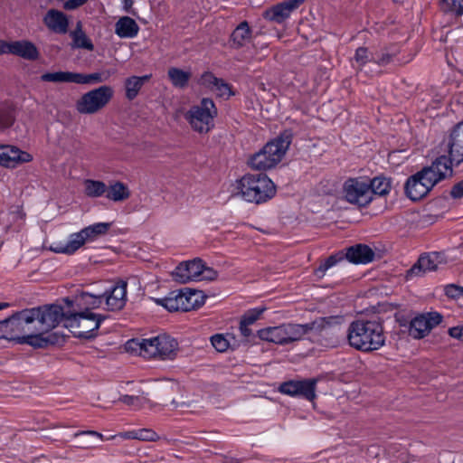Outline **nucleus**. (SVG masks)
<instances>
[{"label": "nucleus", "instance_id": "1", "mask_svg": "<svg viewBox=\"0 0 463 463\" xmlns=\"http://www.w3.org/2000/svg\"><path fill=\"white\" fill-rule=\"evenodd\" d=\"M347 341L351 347L364 353L379 350L385 345L383 319L379 317L357 318L350 323Z\"/></svg>", "mask_w": 463, "mask_h": 463}, {"label": "nucleus", "instance_id": "2", "mask_svg": "<svg viewBox=\"0 0 463 463\" xmlns=\"http://www.w3.org/2000/svg\"><path fill=\"white\" fill-rule=\"evenodd\" d=\"M328 325L329 323L325 317H320L303 325L287 323L278 326L260 329L257 334L261 340L285 345L300 341L307 335L311 334L313 336H318Z\"/></svg>", "mask_w": 463, "mask_h": 463}, {"label": "nucleus", "instance_id": "3", "mask_svg": "<svg viewBox=\"0 0 463 463\" xmlns=\"http://www.w3.org/2000/svg\"><path fill=\"white\" fill-rule=\"evenodd\" d=\"M293 138L291 129H285L276 138L268 142L262 149L250 158V165L257 170H267L274 167L283 158Z\"/></svg>", "mask_w": 463, "mask_h": 463}, {"label": "nucleus", "instance_id": "4", "mask_svg": "<svg viewBox=\"0 0 463 463\" xmlns=\"http://www.w3.org/2000/svg\"><path fill=\"white\" fill-rule=\"evenodd\" d=\"M238 188L242 198L256 204L266 203L276 194V186L265 174L245 175Z\"/></svg>", "mask_w": 463, "mask_h": 463}, {"label": "nucleus", "instance_id": "5", "mask_svg": "<svg viewBox=\"0 0 463 463\" xmlns=\"http://www.w3.org/2000/svg\"><path fill=\"white\" fill-rule=\"evenodd\" d=\"M106 317L104 315L95 314L88 309L81 312H71L70 317H66L64 326L70 328L77 338L93 339L98 335L97 331Z\"/></svg>", "mask_w": 463, "mask_h": 463}, {"label": "nucleus", "instance_id": "6", "mask_svg": "<svg viewBox=\"0 0 463 463\" xmlns=\"http://www.w3.org/2000/svg\"><path fill=\"white\" fill-rule=\"evenodd\" d=\"M71 312H64L63 307L57 304L43 305L32 308H25L23 314L24 319L33 324L37 321L39 326L37 331L50 332L55 328L62 319L70 317Z\"/></svg>", "mask_w": 463, "mask_h": 463}, {"label": "nucleus", "instance_id": "7", "mask_svg": "<svg viewBox=\"0 0 463 463\" xmlns=\"http://www.w3.org/2000/svg\"><path fill=\"white\" fill-rule=\"evenodd\" d=\"M218 115L217 108L212 99L203 98L200 104L192 106L184 114V118L191 128L200 133L206 134L214 127V118Z\"/></svg>", "mask_w": 463, "mask_h": 463}, {"label": "nucleus", "instance_id": "8", "mask_svg": "<svg viewBox=\"0 0 463 463\" xmlns=\"http://www.w3.org/2000/svg\"><path fill=\"white\" fill-rule=\"evenodd\" d=\"M110 86L102 85L84 93L76 102V109L80 114H95L102 109L113 98Z\"/></svg>", "mask_w": 463, "mask_h": 463}, {"label": "nucleus", "instance_id": "9", "mask_svg": "<svg viewBox=\"0 0 463 463\" xmlns=\"http://www.w3.org/2000/svg\"><path fill=\"white\" fill-rule=\"evenodd\" d=\"M442 316L438 312L420 314L412 318L409 323H401V326L414 339H421L426 336L433 327L439 325Z\"/></svg>", "mask_w": 463, "mask_h": 463}, {"label": "nucleus", "instance_id": "10", "mask_svg": "<svg viewBox=\"0 0 463 463\" xmlns=\"http://www.w3.org/2000/svg\"><path fill=\"white\" fill-rule=\"evenodd\" d=\"M344 193L347 202L359 207H366L373 201L369 183L362 178L347 179L344 184Z\"/></svg>", "mask_w": 463, "mask_h": 463}, {"label": "nucleus", "instance_id": "11", "mask_svg": "<svg viewBox=\"0 0 463 463\" xmlns=\"http://www.w3.org/2000/svg\"><path fill=\"white\" fill-rule=\"evenodd\" d=\"M25 309L14 313L9 317L0 321V338L15 341L19 344L23 335L30 330V322L24 319Z\"/></svg>", "mask_w": 463, "mask_h": 463}, {"label": "nucleus", "instance_id": "12", "mask_svg": "<svg viewBox=\"0 0 463 463\" xmlns=\"http://www.w3.org/2000/svg\"><path fill=\"white\" fill-rule=\"evenodd\" d=\"M434 186L431 178L427 176L426 170L421 169L407 179L404 193L409 199L416 202L424 198Z\"/></svg>", "mask_w": 463, "mask_h": 463}, {"label": "nucleus", "instance_id": "13", "mask_svg": "<svg viewBox=\"0 0 463 463\" xmlns=\"http://www.w3.org/2000/svg\"><path fill=\"white\" fill-rule=\"evenodd\" d=\"M317 379L309 378L299 381L290 380L280 384L279 391L289 396H301L307 401L316 398Z\"/></svg>", "mask_w": 463, "mask_h": 463}, {"label": "nucleus", "instance_id": "14", "mask_svg": "<svg viewBox=\"0 0 463 463\" xmlns=\"http://www.w3.org/2000/svg\"><path fill=\"white\" fill-rule=\"evenodd\" d=\"M203 271V262L201 259L196 258L181 262L172 272V277L175 281L185 284L191 280H200Z\"/></svg>", "mask_w": 463, "mask_h": 463}, {"label": "nucleus", "instance_id": "15", "mask_svg": "<svg viewBox=\"0 0 463 463\" xmlns=\"http://www.w3.org/2000/svg\"><path fill=\"white\" fill-rule=\"evenodd\" d=\"M451 156H438L430 165L424 166L422 170H426L427 176L431 178V184H437L440 181L451 177L453 175Z\"/></svg>", "mask_w": 463, "mask_h": 463}, {"label": "nucleus", "instance_id": "16", "mask_svg": "<svg viewBox=\"0 0 463 463\" xmlns=\"http://www.w3.org/2000/svg\"><path fill=\"white\" fill-rule=\"evenodd\" d=\"M449 155L456 165L463 162V120L456 124L444 139Z\"/></svg>", "mask_w": 463, "mask_h": 463}, {"label": "nucleus", "instance_id": "17", "mask_svg": "<svg viewBox=\"0 0 463 463\" xmlns=\"http://www.w3.org/2000/svg\"><path fill=\"white\" fill-rule=\"evenodd\" d=\"M305 0H288L277 4L274 6L267 9L263 13V17L267 20L281 24L288 19L291 13L299 7Z\"/></svg>", "mask_w": 463, "mask_h": 463}, {"label": "nucleus", "instance_id": "18", "mask_svg": "<svg viewBox=\"0 0 463 463\" xmlns=\"http://www.w3.org/2000/svg\"><path fill=\"white\" fill-rule=\"evenodd\" d=\"M127 287L128 283L120 280L113 285L109 290L103 293L108 310L119 311L125 307L127 303Z\"/></svg>", "mask_w": 463, "mask_h": 463}, {"label": "nucleus", "instance_id": "19", "mask_svg": "<svg viewBox=\"0 0 463 463\" xmlns=\"http://www.w3.org/2000/svg\"><path fill=\"white\" fill-rule=\"evenodd\" d=\"M154 300L158 306L164 307L170 312H187L189 307H192L187 301L184 289L171 291L166 297L155 298Z\"/></svg>", "mask_w": 463, "mask_h": 463}, {"label": "nucleus", "instance_id": "20", "mask_svg": "<svg viewBox=\"0 0 463 463\" xmlns=\"http://www.w3.org/2000/svg\"><path fill=\"white\" fill-rule=\"evenodd\" d=\"M400 52L401 48L396 43L384 46L373 54V62L379 66H386L391 63L402 65L411 61V58L408 60L399 58L398 55Z\"/></svg>", "mask_w": 463, "mask_h": 463}, {"label": "nucleus", "instance_id": "21", "mask_svg": "<svg viewBox=\"0 0 463 463\" xmlns=\"http://www.w3.org/2000/svg\"><path fill=\"white\" fill-rule=\"evenodd\" d=\"M32 156L12 146H0V165L14 167L19 162H30Z\"/></svg>", "mask_w": 463, "mask_h": 463}, {"label": "nucleus", "instance_id": "22", "mask_svg": "<svg viewBox=\"0 0 463 463\" xmlns=\"http://www.w3.org/2000/svg\"><path fill=\"white\" fill-rule=\"evenodd\" d=\"M43 24L55 33L64 34L68 32L69 20L67 15L57 9H50L45 14Z\"/></svg>", "mask_w": 463, "mask_h": 463}, {"label": "nucleus", "instance_id": "23", "mask_svg": "<svg viewBox=\"0 0 463 463\" xmlns=\"http://www.w3.org/2000/svg\"><path fill=\"white\" fill-rule=\"evenodd\" d=\"M374 251L365 244H356L346 249L345 258L354 264H367L373 260Z\"/></svg>", "mask_w": 463, "mask_h": 463}, {"label": "nucleus", "instance_id": "24", "mask_svg": "<svg viewBox=\"0 0 463 463\" xmlns=\"http://www.w3.org/2000/svg\"><path fill=\"white\" fill-rule=\"evenodd\" d=\"M436 261L437 256L435 254H431V252L421 255L418 261L407 270L406 279H410L413 277L421 276L427 271L438 269L439 266Z\"/></svg>", "mask_w": 463, "mask_h": 463}, {"label": "nucleus", "instance_id": "25", "mask_svg": "<svg viewBox=\"0 0 463 463\" xmlns=\"http://www.w3.org/2000/svg\"><path fill=\"white\" fill-rule=\"evenodd\" d=\"M39 334L23 335L20 338L19 344H26L34 348H45L49 345H54L58 342V335L56 334H50L43 336V333L40 331Z\"/></svg>", "mask_w": 463, "mask_h": 463}, {"label": "nucleus", "instance_id": "26", "mask_svg": "<svg viewBox=\"0 0 463 463\" xmlns=\"http://www.w3.org/2000/svg\"><path fill=\"white\" fill-rule=\"evenodd\" d=\"M11 54L29 61H35L39 57V52L36 46L28 41L12 42Z\"/></svg>", "mask_w": 463, "mask_h": 463}, {"label": "nucleus", "instance_id": "27", "mask_svg": "<svg viewBox=\"0 0 463 463\" xmlns=\"http://www.w3.org/2000/svg\"><path fill=\"white\" fill-rule=\"evenodd\" d=\"M138 31V24L129 16L120 17L115 24V33L120 38H133L137 35Z\"/></svg>", "mask_w": 463, "mask_h": 463}, {"label": "nucleus", "instance_id": "28", "mask_svg": "<svg viewBox=\"0 0 463 463\" xmlns=\"http://www.w3.org/2000/svg\"><path fill=\"white\" fill-rule=\"evenodd\" d=\"M251 37V30L247 21H243L233 30L230 37L231 47L240 49L243 47Z\"/></svg>", "mask_w": 463, "mask_h": 463}, {"label": "nucleus", "instance_id": "29", "mask_svg": "<svg viewBox=\"0 0 463 463\" xmlns=\"http://www.w3.org/2000/svg\"><path fill=\"white\" fill-rule=\"evenodd\" d=\"M86 240L80 231L79 232L72 233L69 241L66 244H58L56 246H52L51 250L56 253H64V254H73L76 250H78L84 243Z\"/></svg>", "mask_w": 463, "mask_h": 463}, {"label": "nucleus", "instance_id": "30", "mask_svg": "<svg viewBox=\"0 0 463 463\" xmlns=\"http://www.w3.org/2000/svg\"><path fill=\"white\" fill-rule=\"evenodd\" d=\"M156 345L158 347L157 355L162 359H172L177 348V342L167 335H160L156 336Z\"/></svg>", "mask_w": 463, "mask_h": 463}, {"label": "nucleus", "instance_id": "31", "mask_svg": "<svg viewBox=\"0 0 463 463\" xmlns=\"http://www.w3.org/2000/svg\"><path fill=\"white\" fill-rule=\"evenodd\" d=\"M130 190L127 184L116 181L107 186L106 197L113 202H123L130 197Z\"/></svg>", "mask_w": 463, "mask_h": 463}, {"label": "nucleus", "instance_id": "32", "mask_svg": "<svg viewBox=\"0 0 463 463\" xmlns=\"http://www.w3.org/2000/svg\"><path fill=\"white\" fill-rule=\"evenodd\" d=\"M151 75H144L141 77L131 76L125 80L126 98L133 100L137 95L143 85L147 82Z\"/></svg>", "mask_w": 463, "mask_h": 463}, {"label": "nucleus", "instance_id": "33", "mask_svg": "<svg viewBox=\"0 0 463 463\" xmlns=\"http://www.w3.org/2000/svg\"><path fill=\"white\" fill-rule=\"evenodd\" d=\"M71 37L72 38V47L86 49L88 51H93L94 45L92 42L88 38L86 33L82 31L81 23L78 22L76 28L71 32Z\"/></svg>", "mask_w": 463, "mask_h": 463}, {"label": "nucleus", "instance_id": "34", "mask_svg": "<svg viewBox=\"0 0 463 463\" xmlns=\"http://www.w3.org/2000/svg\"><path fill=\"white\" fill-rule=\"evenodd\" d=\"M111 226L110 222H98L80 230L86 241H92L98 237L106 234Z\"/></svg>", "mask_w": 463, "mask_h": 463}, {"label": "nucleus", "instance_id": "35", "mask_svg": "<svg viewBox=\"0 0 463 463\" xmlns=\"http://www.w3.org/2000/svg\"><path fill=\"white\" fill-rule=\"evenodd\" d=\"M167 75L173 86L180 89H184L188 85L192 76L189 71H184L175 67L169 68Z\"/></svg>", "mask_w": 463, "mask_h": 463}, {"label": "nucleus", "instance_id": "36", "mask_svg": "<svg viewBox=\"0 0 463 463\" xmlns=\"http://www.w3.org/2000/svg\"><path fill=\"white\" fill-rule=\"evenodd\" d=\"M41 80L44 82H71L76 83V72L72 71H55L46 72L41 76Z\"/></svg>", "mask_w": 463, "mask_h": 463}, {"label": "nucleus", "instance_id": "37", "mask_svg": "<svg viewBox=\"0 0 463 463\" xmlns=\"http://www.w3.org/2000/svg\"><path fill=\"white\" fill-rule=\"evenodd\" d=\"M15 121L14 109L12 106L2 103L0 104V132H4L10 128Z\"/></svg>", "mask_w": 463, "mask_h": 463}, {"label": "nucleus", "instance_id": "38", "mask_svg": "<svg viewBox=\"0 0 463 463\" xmlns=\"http://www.w3.org/2000/svg\"><path fill=\"white\" fill-rule=\"evenodd\" d=\"M370 189H372V196L373 197V194L377 195H385L390 193L391 190V179L383 177V176H376L373 178L372 180L368 181Z\"/></svg>", "mask_w": 463, "mask_h": 463}, {"label": "nucleus", "instance_id": "39", "mask_svg": "<svg viewBox=\"0 0 463 463\" xmlns=\"http://www.w3.org/2000/svg\"><path fill=\"white\" fill-rule=\"evenodd\" d=\"M85 194L91 198L100 197L106 194L107 185L102 181L86 179L84 181Z\"/></svg>", "mask_w": 463, "mask_h": 463}, {"label": "nucleus", "instance_id": "40", "mask_svg": "<svg viewBox=\"0 0 463 463\" xmlns=\"http://www.w3.org/2000/svg\"><path fill=\"white\" fill-rule=\"evenodd\" d=\"M79 301L86 306L85 310L98 308L101 306L104 300L103 294H93L90 292H82L79 298Z\"/></svg>", "mask_w": 463, "mask_h": 463}, {"label": "nucleus", "instance_id": "41", "mask_svg": "<svg viewBox=\"0 0 463 463\" xmlns=\"http://www.w3.org/2000/svg\"><path fill=\"white\" fill-rule=\"evenodd\" d=\"M74 437L80 438L77 446L81 449H91L95 447V443L92 440L86 439L85 437H95L100 440L105 439L104 436L101 433L95 430L78 431L74 434Z\"/></svg>", "mask_w": 463, "mask_h": 463}, {"label": "nucleus", "instance_id": "42", "mask_svg": "<svg viewBox=\"0 0 463 463\" xmlns=\"http://www.w3.org/2000/svg\"><path fill=\"white\" fill-rule=\"evenodd\" d=\"M345 258V253L343 251H338L335 254L330 255L320 266L316 269V274L317 276H323L325 272L331 267L335 266L338 262L344 260Z\"/></svg>", "mask_w": 463, "mask_h": 463}, {"label": "nucleus", "instance_id": "43", "mask_svg": "<svg viewBox=\"0 0 463 463\" xmlns=\"http://www.w3.org/2000/svg\"><path fill=\"white\" fill-rule=\"evenodd\" d=\"M109 75H104L101 72H94L90 74H83L76 72V84H91V83H101L107 80Z\"/></svg>", "mask_w": 463, "mask_h": 463}, {"label": "nucleus", "instance_id": "44", "mask_svg": "<svg viewBox=\"0 0 463 463\" xmlns=\"http://www.w3.org/2000/svg\"><path fill=\"white\" fill-rule=\"evenodd\" d=\"M187 301L192 307H189V311L200 307L204 303V296L202 295L201 291L193 290L191 288H184Z\"/></svg>", "mask_w": 463, "mask_h": 463}, {"label": "nucleus", "instance_id": "45", "mask_svg": "<svg viewBox=\"0 0 463 463\" xmlns=\"http://www.w3.org/2000/svg\"><path fill=\"white\" fill-rule=\"evenodd\" d=\"M441 9L455 15L463 14V0H441Z\"/></svg>", "mask_w": 463, "mask_h": 463}, {"label": "nucleus", "instance_id": "46", "mask_svg": "<svg viewBox=\"0 0 463 463\" xmlns=\"http://www.w3.org/2000/svg\"><path fill=\"white\" fill-rule=\"evenodd\" d=\"M354 61L357 65V69L362 70L367 62L373 61V55L369 56V51L366 47H359L355 50Z\"/></svg>", "mask_w": 463, "mask_h": 463}, {"label": "nucleus", "instance_id": "47", "mask_svg": "<svg viewBox=\"0 0 463 463\" xmlns=\"http://www.w3.org/2000/svg\"><path fill=\"white\" fill-rule=\"evenodd\" d=\"M155 340L156 337L142 339V341H140V353L144 352L148 356H156L158 347Z\"/></svg>", "mask_w": 463, "mask_h": 463}, {"label": "nucleus", "instance_id": "48", "mask_svg": "<svg viewBox=\"0 0 463 463\" xmlns=\"http://www.w3.org/2000/svg\"><path fill=\"white\" fill-rule=\"evenodd\" d=\"M264 310L265 307H256L248 310L242 316L240 323L246 324L248 326L254 324L260 318Z\"/></svg>", "mask_w": 463, "mask_h": 463}, {"label": "nucleus", "instance_id": "49", "mask_svg": "<svg viewBox=\"0 0 463 463\" xmlns=\"http://www.w3.org/2000/svg\"><path fill=\"white\" fill-rule=\"evenodd\" d=\"M211 343L214 349L220 353L225 352L230 346L229 341L222 334L213 335L211 337Z\"/></svg>", "mask_w": 463, "mask_h": 463}, {"label": "nucleus", "instance_id": "50", "mask_svg": "<svg viewBox=\"0 0 463 463\" xmlns=\"http://www.w3.org/2000/svg\"><path fill=\"white\" fill-rule=\"evenodd\" d=\"M135 439L142 441H156L159 436L151 429H141L135 430Z\"/></svg>", "mask_w": 463, "mask_h": 463}, {"label": "nucleus", "instance_id": "51", "mask_svg": "<svg viewBox=\"0 0 463 463\" xmlns=\"http://www.w3.org/2000/svg\"><path fill=\"white\" fill-rule=\"evenodd\" d=\"M213 88H214L220 97H230L233 94L232 92V86L220 78L218 79V83H215Z\"/></svg>", "mask_w": 463, "mask_h": 463}, {"label": "nucleus", "instance_id": "52", "mask_svg": "<svg viewBox=\"0 0 463 463\" xmlns=\"http://www.w3.org/2000/svg\"><path fill=\"white\" fill-rule=\"evenodd\" d=\"M119 402L137 408H139L142 404L140 395H122Z\"/></svg>", "mask_w": 463, "mask_h": 463}, {"label": "nucleus", "instance_id": "53", "mask_svg": "<svg viewBox=\"0 0 463 463\" xmlns=\"http://www.w3.org/2000/svg\"><path fill=\"white\" fill-rule=\"evenodd\" d=\"M445 292L448 297L458 298L463 296V287L450 284L445 288Z\"/></svg>", "mask_w": 463, "mask_h": 463}, {"label": "nucleus", "instance_id": "54", "mask_svg": "<svg viewBox=\"0 0 463 463\" xmlns=\"http://www.w3.org/2000/svg\"><path fill=\"white\" fill-rule=\"evenodd\" d=\"M218 79L219 78L215 77L212 72L206 71L202 75L201 81L202 84L213 88L215 83H218Z\"/></svg>", "mask_w": 463, "mask_h": 463}, {"label": "nucleus", "instance_id": "55", "mask_svg": "<svg viewBox=\"0 0 463 463\" xmlns=\"http://www.w3.org/2000/svg\"><path fill=\"white\" fill-rule=\"evenodd\" d=\"M218 276V272L213 268H208L203 265V271L201 273L200 279L214 280Z\"/></svg>", "mask_w": 463, "mask_h": 463}, {"label": "nucleus", "instance_id": "56", "mask_svg": "<svg viewBox=\"0 0 463 463\" xmlns=\"http://www.w3.org/2000/svg\"><path fill=\"white\" fill-rule=\"evenodd\" d=\"M89 0H67L63 4V8L65 10H75L80 6H82L84 4H86Z\"/></svg>", "mask_w": 463, "mask_h": 463}, {"label": "nucleus", "instance_id": "57", "mask_svg": "<svg viewBox=\"0 0 463 463\" xmlns=\"http://www.w3.org/2000/svg\"><path fill=\"white\" fill-rule=\"evenodd\" d=\"M450 195L454 199H459L463 197V180L452 186Z\"/></svg>", "mask_w": 463, "mask_h": 463}, {"label": "nucleus", "instance_id": "58", "mask_svg": "<svg viewBox=\"0 0 463 463\" xmlns=\"http://www.w3.org/2000/svg\"><path fill=\"white\" fill-rule=\"evenodd\" d=\"M449 335L455 339L463 341V326L449 328Z\"/></svg>", "mask_w": 463, "mask_h": 463}, {"label": "nucleus", "instance_id": "59", "mask_svg": "<svg viewBox=\"0 0 463 463\" xmlns=\"http://www.w3.org/2000/svg\"><path fill=\"white\" fill-rule=\"evenodd\" d=\"M116 437H120L124 439H135V430H129V431H125V432H120L118 433V435H112L109 438H106L105 439L107 440H110V439H115Z\"/></svg>", "mask_w": 463, "mask_h": 463}, {"label": "nucleus", "instance_id": "60", "mask_svg": "<svg viewBox=\"0 0 463 463\" xmlns=\"http://www.w3.org/2000/svg\"><path fill=\"white\" fill-rule=\"evenodd\" d=\"M12 42L8 43L5 40H0V55L11 53Z\"/></svg>", "mask_w": 463, "mask_h": 463}, {"label": "nucleus", "instance_id": "61", "mask_svg": "<svg viewBox=\"0 0 463 463\" xmlns=\"http://www.w3.org/2000/svg\"><path fill=\"white\" fill-rule=\"evenodd\" d=\"M137 347L140 350V341H138L137 339H131V340L128 341L126 344V348L128 350L137 351Z\"/></svg>", "mask_w": 463, "mask_h": 463}, {"label": "nucleus", "instance_id": "62", "mask_svg": "<svg viewBox=\"0 0 463 463\" xmlns=\"http://www.w3.org/2000/svg\"><path fill=\"white\" fill-rule=\"evenodd\" d=\"M240 331L244 337H250L252 335V331L249 328L246 324L240 323Z\"/></svg>", "mask_w": 463, "mask_h": 463}, {"label": "nucleus", "instance_id": "63", "mask_svg": "<svg viewBox=\"0 0 463 463\" xmlns=\"http://www.w3.org/2000/svg\"><path fill=\"white\" fill-rule=\"evenodd\" d=\"M431 254H435L437 256L436 263L438 264V266H439L441 264H445L447 262V259H446V256L444 253L434 251V252H431Z\"/></svg>", "mask_w": 463, "mask_h": 463}, {"label": "nucleus", "instance_id": "64", "mask_svg": "<svg viewBox=\"0 0 463 463\" xmlns=\"http://www.w3.org/2000/svg\"><path fill=\"white\" fill-rule=\"evenodd\" d=\"M124 5V9L128 12L133 5V0H122Z\"/></svg>", "mask_w": 463, "mask_h": 463}]
</instances>
